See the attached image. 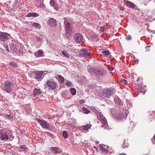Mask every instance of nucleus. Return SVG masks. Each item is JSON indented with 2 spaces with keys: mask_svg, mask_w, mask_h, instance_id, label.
Here are the masks:
<instances>
[{
  "mask_svg": "<svg viewBox=\"0 0 155 155\" xmlns=\"http://www.w3.org/2000/svg\"><path fill=\"white\" fill-rule=\"evenodd\" d=\"M87 71L89 72L90 73H92V72H94V70H95V69L91 67L90 66H87Z\"/></svg>",
  "mask_w": 155,
  "mask_h": 155,
  "instance_id": "nucleus-23",
  "label": "nucleus"
},
{
  "mask_svg": "<svg viewBox=\"0 0 155 155\" xmlns=\"http://www.w3.org/2000/svg\"><path fill=\"white\" fill-rule=\"evenodd\" d=\"M48 24L52 27H55L57 25V23L56 20L53 18L49 19L48 21Z\"/></svg>",
  "mask_w": 155,
  "mask_h": 155,
  "instance_id": "nucleus-14",
  "label": "nucleus"
},
{
  "mask_svg": "<svg viewBox=\"0 0 155 155\" xmlns=\"http://www.w3.org/2000/svg\"><path fill=\"white\" fill-rule=\"evenodd\" d=\"M41 72H42V75H45L47 74V73H48V72L47 71H41Z\"/></svg>",
  "mask_w": 155,
  "mask_h": 155,
  "instance_id": "nucleus-45",
  "label": "nucleus"
},
{
  "mask_svg": "<svg viewBox=\"0 0 155 155\" xmlns=\"http://www.w3.org/2000/svg\"><path fill=\"white\" fill-rule=\"evenodd\" d=\"M46 85L51 90L55 89L58 86L57 82L52 79H49L47 81Z\"/></svg>",
  "mask_w": 155,
  "mask_h": 155,
  "instance_id": "nucleus-2",
  "label": "nucleus"
},
{
  "mask_svg": "<svg viewBox=\"0 0 155 155\" xmlns=\"http://www.w3.org/2000/svg\"><path fill=\"white\" fill-rule=\"evenodd\" d=\"M64 27L66 31H70L71 29L70 24L66 21L64 22Z\"/></svg>",
  "mask_w": 155,
  "mask_h": 155,
  "instance_id": "nucleus-18",
  "label": "nucleus"
},
{
  "mask_svg": "<svg viewBox=\"0 0 155 155\" xmlns=\"http://www.w3.org/2000/svg\"><path fill=\"white\" fill-rule=\"evenodd\" d=\"M0 139L2 140L7 141L8 139V136L5 131L0 132Z\"/></svg>",
  "mask_w": 155,
  "mask_h": 155,
  "instance_id": "nucleus-13",
  "label": "nucleus"
},
{
  "mask_svg": "<svg viewBox=\"0 0 155 155\" xmlns=\"http://www.w3.org/2000/svg\"><path fill=\"white\" fill-rule=\"evenodd\" d=\"M79 103L81 104H83L84 103V100H81L80 101Z\"/></svg>",
  "mask_w": 155,
  "mask_h": 155,
  "instance_id": "nucleus-49",
  "label": "nucleus"
},
{
  "mask_svg": "<svg viewBox=\"0 0 155 155\" xmlns=\"http://www.w3.org/2000/svg\"><path fill=\"white\" fill-rule=\"evenodd\" d=\"M151 0H144V1L145 2L147 3Z\"/></svg>",
  "mask_w": 155,
  "mask_h": 155,
  "instance_id": "nucleus-51",
  "label": "nucleus"
},
{
  "mask_svg": "<svg viewBox=\"0 0 155 155\" xmlns=\"http://www.w3.org/2000/svg\"><path fill=\"white\" fill-rule=\"evenodd\" d=\"M154 2H155V1H154Z\"/></svg>",
  "mask_w": 155,
  "mask_h": 155,
  "instance_id": "nucleus-61",
  "label": "nucleus"
},
{
  "mask_svg": "<svg viewBox=\"0 0 155 155\" xmlns=\"http://www.w3.org/2000/svg\"><path fill=\"white\" fill-rule=\"evenodd\" d=\"M75 41L78 43H80L83 40V38L82 35L79 33L75 34L74 36Z\"/></svg>",
  "mask_w": 155,
  "mask_h": 155,
  "instance_id": "nucleus-8",
  "label": "nucleus"
},
{
  "mask_svg": "<svg viewBox=\"0 0 155 155\" xmlns=\"http://www.w3.org/2000/svg\"><path fill=\"white\" fill-rule=\"evenodd\" d=\"M37 40L38 41H39L40 42H42V41L41 38L40 37H38L37 38Z\"/></svg>",
  "mask_w": 155,
  "mask_h": 155,
  "instance_id": "nucleus-44",
  "label": "nucleus"
},
{
  "mask_svg": "<svg viewBox=\"0 0 155 155\" xmlns=\"http://www.w3.org/2000/svg\"><path fill=\"white\" fill-rule=\"evenodd\" d=\"M58 78L61 83H63L64 82V78L61 75H58Z\"/></svg>",
  "mask_w": 155,
  "mask_h": 155,
  "instance_id": "nucleus-24",
  "label": "nucleus"
},
{
  "mask_svg": "<svg viewBox=\"0 0 155 155\" xmlns=\"http://www.w3.org/2000/svg\"><path fill=\"white\" fill-rule=\"evenodd\" d=\"M128 146V144L126 140H124V143L122 144V147L123 148H124Z\"/></svg>",
  "mask_w": 155,
  "mask_h": 155,
  "instance_id": "nucleus-28",
  "label": "nucleus"
},
{
  "mask_svg": "<svg viewBox=\"0 0 155 155\" xmlns=\"http://www.w3.org/2000/svg\"><path fill=\"white\" fill-rule=\"evenodd\" d=\"M114 68L113 67H111L109 68V70L110 71H112L114 70Z\"/></svg>",
  "mask_w": 155,
  "mask_h": 155,
  "instance_id": "nucleus-53",
  "label": "nucleus"
},
{
  "mask_svg": "<svg viewBox=\"0 0 155 155\" xmlns=\"http://www.w3.org/2000/svg\"><path fill=\"white\" fill-rule=\"evenodd\" d=\"M72 123H68V125L70 127H72Z\"/></svg>",
  "mask_w": 155,
  "mask_h": 155,
  "instance_id": "nucleus-48",
  "label": "nucleus"
},
{
  "mask_svg": "<svg viewBox=\"0 0 155 155\" xmlns=\"http://www.w3.org/2000/svg\"><path fill=\"white\" fill-rule=\"evenodd\" d=\"M119 155H126L124 153H121L119 154Z\"/></svg>",
  "mask_w": 155,
  "mask_h": 155,
  "instance_id": "nucleus-54",
  "label": "nucleus"
},
{
  "mask_svg": "<svg viewBox=\"0 0 155 155\" xmlns=\"http://www.w3.org/2000/svg\"><path fill=\"white\" fill-rule=\"evenodd\" d=\"M11 93V94L13 95L14 96H15L16 95V94L15 93V92H14L13 91H12H12Z\"/></svg>",
  "mask_w": 155,
  "mask_h": 155,
  "instance_id": "nucleus-47",
  "label": "nucleus"
},
{
  "mask_svg": "<svg viewBox=\"0 0 155 155\" xmlns=\"http://www.w3.org/2000/svg\"><path fill=\"white\" fill-rule=\"evenodd\" d=\"M114 101L115 103L116 104H117V103L116 102V101H115V100H114Z\"/></svg>",
  "mask_w": 155,
  "mask_h": 155,
  "instance_id": "nucleus-58",
  "label": "nucleus"
},
{
  "mask_svg": "<svg viewBox=\"0 0 155 155\" xmlns=\"http://www.w3.org/2000/svg\"><path fill=\"white\" fill-rule=\"evenodd\" d=\"M80 52L81 53L80 54L81 57H89L91 56L92 54L87 49H82Z\"/></svg>",
  "mask_w": 155,
  "mask_h": 155,
  "instance_id": "nucleus-6",
  "label": "nucleus"
},
{
  "mask_svg": "<svg viewBox=\"0 0 155 155\" xmlns=\"http://www.w3.org/2000/svg\"><path fill=\"white\" fill-rule=\"evenodd\" d=\"M8 64L14 68H17V63L14 62L12 61L9 62Z\"/></svg>",
  "mask_w": 155,
  "mask_h": 155,
  "instance_id": "nucleus-25",
  "label": "nucleus"
},
{
  "mask_svg": "<svg viewBox=\"0 0 155 155\" xmlns=\"http://www.w3.org/2000/svg\"><path fill=\"white\" fill-rule=\"evenodd\" d=\"M42 72L35 71L33 73L34 78L38 80H41L44 77V75H42Z\"/></svg>",
  "mask_w": 155,
  "mask_h": 155,
  "instance_id": "nucleus-7",
  "label": "nucleus"
},
{
  "mask_svg": "<svg viewBox=\"0 0 155 155\" xmlns=\"http://www.w3.org/2000/svg\"><path fill=\"white\" fill-rule=\"evenodd\" d=\"M113 91L110 89L104 91L101 96L103 99L108 98L113 94Z\"/></svg>",
  "mask_w": 155,
  "mask_h": 155,
  "instance_id": "nucleus-3",
  "label": "nucleus"
},
{
  "mask_svg": "<svg viewBox=\"0 0 155 155\" xmlns=\"http://www.w3.org/2000/svg\"><path fill=\"white\" fill-rule=\"evenodd\" d=\"M55 3V0H51L50 2V4L51 6L54 7Z\"/></svg>",
  "mask_w": 155,
  "mask_h": 155,
  "instance_id": "nucleus-31",
  "label": "nucleus"
},
{
  "mask_svg": "<svg viewBox=\"0 0 155 155\" xmlns=\"http://www.w3.org/2000/svg\"><path fill=\"white\" fill-rule=\"evenodd\" d=\"M122 104V103L121 102H120V103L119 104H120V105H121Z\"/></svg>",
  "mask_w": 155,
  "mask_h": 155,
  "instance_id": "nucleus-59",
  "label": "nucleus"
},
{
  "mask_svg": "<svg viewBox=\"0 0 155 155\" xmlns=\"http://www.w3.org/2000/svg\"><path fill=\"white\" fill-rule=\"evenodd\" d=\"M122 82L123 84H125L126 83L127 81L125 79H123L122 80Z\"/></svg>",
  "mask_w": 155,
  "mask_h": 155,
  "instance_id": "nucleus-46",
  "label": "nucleus"
},
{
  "mask_svg": "<svg viewBox=\"0 0 155 155\" xmlns=\"http://www.w3.org/2000/svg\"><path fill=\"white\" fill-rule=\"evenodd\" d=\"M101 30L102 31H104V29L103 28L102 29H101Z\"/></svg>",
  "mask_w": 155,
  "mask_h": 155,
  "instance_id": "nucleus-56",
  "label": "nucleus"
},
{
  "mask_svg": "<svg viewBox=\"0 0 155 155\" xmlns=\"http://www.w3.org/2000/svg\"><path fill=\"white\" fill-rule=\"evenodd\" d=\"M66 85L68 86L71 87L72 86V83L70 81H69L66 83Z\"/></svg>",
  "mask_w": 155,
  "mask_h": 155,
  "instance_id": "nucleus-40",
  "label": "nucleus"
},
{
  "mask_svg": "<svg viewBox=\"0 0 155 155\" xmlns=\"http://www.w3.org/2000/svg\"><path fill=\"white\" fill-rule=\"evenodd\" d=\"M32 25L35 28H39L40 27V25L36 22H33L32 24Z\"/></svg>",
  "mask_w": 155,
  "mask_h": 155,
  "instance_id": "nucleus-33",
  "label": "nucleus"
},
{
  "mask_svg": "<svg viewBox=\"0 0 155 155\" xmlns=\"http://www.w3.org/2000/svg\"><path fill=\"white\" fill-rule=\"evenodd\" d=\"M51 151L54 154H59L62 152L61 150L58 147H52L50 148Z\"/></svg>",
  "mask_w": 155,
  "mask_h": 155,
  "instance_id": "nucleus-11",
  "label": "nucleus"
},
{
  "mask_svg": "<svg viewBox=\"0 0 155 155\" xmlns=\"http://www.w3.org/2000/svg\"><path fill=\"white\" fill-rule=\"evenodd\" d=\"M97 117V119L99 120L98 121V123H101L103 124L106 125L107 124V121L105 117L103 116L102 114L99 112L96 113Z\"/></svg>",
  "mask_w": 155,
  "mask_h": 155,
  "instance_id": "nucleus-4",
  "label": "nucleus"
},
{
  "mask_svg": "<svg viewBox=\"0 0 155 155\" xmlns=\"http://www.w3.org/2000/svg\"><path fill=\"white\" fill-rule=\"evenodd\" d=\"M91 125L90 124H87L84 126H83V129L86 130L90 128L91 127Z\"/></svg>",
  "mask_w": 155,
  "mask_h": 155,
  "instance_id": "nucleus-29",
  "label": "nucleus"
},
{
  "mask_svg": "<svg viewBox=\"0 0 155 155\" xmlns=\"http://www.w3.org/2000/svg\"><path fill=\"white\" fill-rule=\"evenodd\" d=\"M39 15L37 13H29L28 14L27 17H38Z\"/></svg>",
  "mask_w": 155,
  "mask_h": 155,
  "instance_id": "nucleus-20",
  "label": "nucleus"
},
{
  "mask_svg": "<svg viewBox=\"0 0 155 155\" xmlns=\"http://www.w3.org/2000/svg\"><path fill=\"white\" fill-rule=\"evenodd\" d=\"M131 39V37L130 35H126V39L127 40H130Z\"/></svg>",
  "mask_w": 155,
  "mask_h": 155,
  "instance_id": "nucleus-39",
  "label": "nucleus"
},
{
  "mask_svg": "<svg viewBox=\"0 0 155 155\" xmlns=\"http://www.w3.org/2000/svg\"><path fill=\"white\" fill-rule=\"evenodd\" d=\"M35 56L37 57H41L43 55V52L39 50L35 53Z\"/></svg>",
  "mask_w": 155,
  "mask_h": 155,
  "instance_id": "nucleus-21",
  "label": "nucleus"
},
{
  "mask_svg": "<svg viewBox=\"0 0 155 155\" xmlns=\"http://www.w3.org/2000/svg\"><path fill=\"white\" fill-rule=\"evenodd\" d=\"M7 51H9V50L8 48L7 49Z\"/></svg>",
  "mask_w": 155,
  "mask_h": 155,
  "instance_id": "nucleus-57",
  "label": "nucleus"
},
{
  "mask_svg": "<svg viewBox=\"0 0 155 155\" xmlns=\"http://www.w3.org/2000/svg\"><path fill=\"white\" fill-rule=\"evenodd\" d=\"M97 34H94L92 35V38L94 39H97Z\"/></svg>",
  "mask_w": 155,
  "mask_h": 155,
  "instance_id": "nucleus-41",
  "label": "nucleus"
},
{
  "mask_svg": "<svg viewBox=\"0 0 155 155\" xmlns=\"http://www.w3.org/2000/svg\"><path fill=\"white\" fill-rule=\"evenodd\" d=\"M103 54L105 56H107L110 55V52L108 50H105L102 51Z\"/></svg>",
  "mask_w": 155,
  "mask_h": 155,
  "instance_id": "nucleus-26",
  "label": "nucleus"
},
{
  "mask_svg": "<svg viewBox=\"0 0 155 155\" xmlns=\"http://www.w3.org/2000/svg\"><path fill=\"white\" fill-rule=\"evenodd\" d=\"M70 92L73 95H74L76 94V90L74 88L70 89Z\"/></svg>",
  "mask_w": 155,
  "mask_h": 155,
  "instance_id": "nucleus-27",
  "label": "nucleus"
},
{
  "mask_svg": "<svg viewBox=\"0 0 155 155\" xmlns=\"http://www.w3.org/2000/svg\"><path fill=\"white\" fill-rule=\"evenodd\" d=\"M120 101V99H118V101Z\"/></svg>",
  "mask_w": 155,
  "mask_h": 155,
  "instance_id": "nucleus-60",
  "label": "nucleus"
},
{
  "mask_svg": "<svg viewBox=\"0 0 155 155\" xmlns=\"http://www.w3.org/2000/svg\"><path fill=\"white\" fill-rule=\"evenodd\" d=\"M62 53L64 56L67 57H69V55L67 51H62Z\"/></svg>",
  "mask_w": 155,
  "mask_h": 155,
  "instance_id": "nucleus-30",
  "label": "nucleus"
},
{
  "mask_svg": "<svg viewBox=\"0 0 155 155\" xmlns=\"http://www.w3.org/2000/svg\"><path fill=\"white\" fill-rule=\"evenodd\" d=\"M152 142L153 144H155V134L153 137V140H152Z\"/></svg>",
  "mask_w": 155,
  "mask_h": 155,
  "instance_id": "nucleus-43",
  "label": "nucleus"
},
{
  "mask_svg": "<svg viewBox=\"0 0 155 155\" xmlns=\"http://www.w3.org/2000/svg\"><path fill=\"white\" fill-rule=\"evenodd\" d=\"M138 60L136 58L134 59V61L137 64L138 63Z\"/></svg>",
  "mask_w": 155,
  "mask_h": 155,
  "instance_id": "nucleus-50",
  "label": "nucleus"
},
{
  "mask_svg": "<svg viewBox=\"0 0 155 155\" xmlns=\"http://www.w3.org/2000/svg\"><path fill=\"white\" fill-rule=\"evenodd\" d=\"M14 83L10 81H7L4 83L3 90L7 93H10L12 92V87Z\"/></svg>",
  "mask_w": 155,
  "mask_h": 155,
  "instance_id": "nucleus-1",
  "label": "nucleus"
},
{
  "mask_svg": "<svg viewBox=\"0 0 155 155\" xmlns=\"http://www.w3.org/2000/svg\"><path fill=\"white\" fill-rule=\"evenodd\" d=\"M63 135L64 137L66 139L68 137V133L66 131H64L63 132Z\"/></svg>",
  "mask_w": 155,
  "mask_h": 155,
  "instance_id": "nucleus-32",
  "label": "nucleus"
},
{
  "mask_svg": "<svg viewBox=\"0 0 155 155\" xmlns=\"http://www.w3.org/2000/svg\"><path fill=\"white\" fill-rule=\"evenodd\" d=\"M120 9L121 10L123 11L124 10V8L123 7H120Z\"/></svg>",
  "mask_w": 155,
  "mask_h": 155,
  "instance_id": "nucleus-52",
  "label": "nucleus"
},
{
  "mask_svg": "<svg viewBox=\"0 0 155 155\" xmlns=\"http://www.w3.org/2000/svg\"><path fill=\"white\" fill-rule=\"evenodd\" d=\"M2 129H0V132H4V131H2Z\"/></svg>",
  "mask_w": 155,
  "mask_h": 155,
  "instance_id": "nucleus-55",
  "label": "nucleus"
},
{
  "mask_svg": "<svg viewBox=\"0 0 155 155\" xmlns=\"http://www.w3.org/2000/svg\"><path fill=\"white\" fill-rule=\"evenodd\" d=\"M45 132L48 135L52 138H54L55 137V135L54 134H51L49 132Z\"/></svg>",
  "mask_w": 155,
  "mask_h": 155,
  "instance_id": "nucleus-34",
  "label": "nucleus"
},
{
  "mask_svg": "<svg viewBox=\"0 0 155 155\" xmlns=\"http://www.w3.org/2000/svg\"><path fill=\"white\" fill-rule=\"evenodd\" d=\"M125 3L128 7L130 8H134L136 6L134 4L128 1H126Z\"/></svg>",
  "mask_w": 155,
  "mask_h": 155,
  "instance_id": "nucleus-17",
  "label": "nucleus"
},
{
  "mask_svg": "<svg viewBox=\"0 0 155 155\" xmlns=\"http://www.w3.org/2000/svg\"><path fill=\"white\" fill-rule=\"evenodd\" d=\"M67 93L66 91H64L62 93V96L64 98H65L67 97Z\"/></svg>",
  "mask_w": 155,
  "mask_h": 155,
  "instance_id": "nucleus-35",
  "label": "nucleus"
},
{
  "mask_svg": "<svg viewBox=\"0 0 155 155\" xmlns=\"http://www.w3.org/2000/svg\"><path fill=\"white\" fill-rule=\"evenodd\" d=\"M41 93V91L40 90L37 88H35L34 90V93H33V96L35 97L38 94H40Z\"/></svg>",
  "mask_w": 155,
  "mask_h": 155,
  "instance_id": "nucleus-19",
  "label": "nucleus"
},
{
  "mask_svg": "<svg viewBox=\"0 0 155 155\" xmlns=\"http://www.w3.org/2000/svg\"><path fill=\"white\" fill-rule=\"evenodd\" d=\"M29 108H28L26 110V113L28 114H30L31 113V109L30 108V107L29 106Z\"/></svg>",
  "mask_w": 155,
  "mask_h": 155,
  "instance_id": "nucleus-38",
  "label": "nucleus"
},
{
  "mask_svg": "<svg viewBox=\"0 0 155 155\" xmlns=\"http://www.w3.org/2000/svg\"><path fill=\"white\" fill-rule=\"evenodd\" d=\"M11 52L12 53H16L17 51L18 50V47L16 44L11 43L10 45Z\"/></svg>",
  "mask_w": 155,
  "mask_h": 155,
  "instance_id": "nucleus-12",
  "label": "nucleus"
},
{
  "mask_svg": "<svg viewBox=\"0 0 155 155\" xmlns=\"http://www.w3.org/2000/svg\"><path fill=\"white\" fill-rule=\"evenodd\" d=\"M10 36V35L6 33L0 32V40L2 41H5L7 40Z\"/></svg>",
  "mask_w": 155,
  "mask_h": 155,
  "instance_id": "nucleus-10",
  "label": "nucleus"
},
{
  "mask_svg": "<svg viewBox=\"0 0 155 155\" xmlns=\"http://www.w3.org/2000/svg\"><path fill=\"white\" fill-rule=\"evenodd\" d=\"M36 120L43 128L46 129H50V127L49 124L47 123L45 120L40 119H37Z\"/></svg>",
  "mask_w": 155,
  "mask_h": 155,
  "instance_id": "nucleus-5",
  "label": "nucleus"
},
{
  "mask_svg": "<svg viewBox=\"0 0 155 155\" xmlns=\"http://www.w3.org/2000/svg\"><path fill=\"white\" fill-rule=\"evenodd\" d=\"M94 73L98 77L104 76L106 74L105 71L101 69L99 70L95 69L94 70Z\"/></svg>",
  "mask_w": 155,
  "mask_h": 155,
  "instance_id": "nucleus-9",
  "label": "nucleus"
},
{
  "mask_svg": "<svg viewBox=\"0 0 155 155\" xmlns=\"http://www.w3.org/2000/svg\"><path fill=\"white\" fill-rule=\"evenodd\" d=\"M20 148L21 149L24 150H26V149H28L25 145H22L21 146H20Z\"/></svg>",
  "mask_w": 155,
  "mask_h": 155,
  "instance_id": "nucleus-37",
  "label": "nucleus"
},
{
  "mask_svg": "<svg viewBox=\"0 0 155 155\" xmlns=\"http://www.w3.org/2000/svg\"><path fill=\"white\" fill-rule=\"evenodd\" d=\"M82 112L84 114H88L91 113V110L85 107L82 108Z\"/></svg>",
  "mask_w": 155,
  "mask_h": 155,
  "instance_id": "nucleus-22",
  "label": "nucleus"
},
{
  "mask_svg": "<svg viewBox=\"0 0 155 155\" xmlns=\"http://www.w3.org/2000/svg\"><path fill=\"white\" fill-rule=\"evenodd\" d=\"M36 6L38 8H42L44 6V3L42 0L35 1Z\"/></svg>",
  "mask_w": 155,
  "mask_h": 155,
  "instance_id": "nucleus-16",
  "label": "nucleus"
},
{
  "mask_svg": "<svg viewBox=\"0 0 155 155\" xmlns=\"http://www.w3.org/2000/svg\"><path fill=\"white\" fill-rule=\"evenodd\" d=\"M105 147V146L104 145H100L99 146L100 150L101 153L103 154H106L108 152V150L106 148H104Z\"/></svg>",
  "mask_w": 155,
  "mask_h": 155,
  "instance_id": "nucleus-15",
  "label": "nucleus"
},
{
  "mask_svg": "<svg viewBox=\"0 0 155 155\" xmlns=\"http://www.w3.org/2000/svg\"><path fill=\"white\" fill-rule=\"evenodd\" d=\"M78 49L75 48H72L71 49V51L72 52L74 53H77L78 51Z\"/></svg>",
  "mask_w": 155,
  "mask_h": 155,
  "instance_id": "nucleus-36",
  "label": "nucleus"
},
{
  "mask_svg": "<svg viewBox=\"0 0 155 155\" xmlns=\"http://www.w3.org/2000/svg\"><path fill=\"white\" fill-rule=\"evenodd\" d=\"M6 117L8 119H10L12 118L11 114L7 115L6 116Z\"/></svg>",
  "mask_w": 155,
  "mask_h": 155,
  "instance_id": "nucleus-42",
  "label": "nucleus"
}]
</instances>
